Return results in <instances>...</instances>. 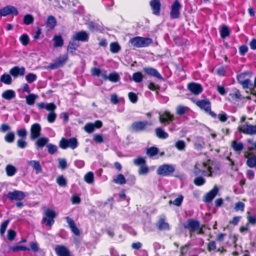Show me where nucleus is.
I'll use <instances>...</instances> for the list:
<instances>
[{
	"label": "nucleus",
	"mask_w": 256,
	"mask_h": 256,
	"mask_svg": "<svg viewBox=\"0 0 256 256\" xmlns=\"http://www.w3.org/2000/svg\"><path fill=\"white\" fill-rule=\"evenodd\" d=\"M18 14L17 8L12 6H7L0 9V16H6L10 14L17 16Z\"/></svg>",
	"instance_id": "obj_15"
},
{
	"label": "nucleus",
	"mask_w": 256,
	"mask_h": 256,
	"mask_svg": "<svg viewBox=\"0 0 256 256\" xmlns=\"http://www.w3.org/2000/svg\"><path fill=\"white\" fill-rule=\"evenodd\" d=\"M10 74L14 78L18 76H23L25 74V68L24 66L20 68L18 66H15L10 70Z\"/></svg>",
	"instance_id": "obj_28"
},
{
	"label": "nucleus",
	"mask_w": 256,
	"mask_h": 256,
	"mask_svg": "<svg viewBox=\"0 0 256 256\" xmlns=\"http://www.w3.org/2000/svg\"><path fill=\"white\" fill-rule=\"evenodd\" d=\"M130 100L132 103H136L138 101V98L137 95L134 92H130L128 94Z\"/></svg>",
	"instance_id": "obj_63"
},
{
	"label": "nucleus",
	"mask_w": 256,
	"mask_h": 256,
	"mask_svg": "<svg viewBox=\"0 0 256 256\" xmlns=\"http://www.w3.org/2000/svg\"><path fill=\"white\" fill-rule=\"evenodd\" d=\"M121 47L118 42H112L110 44V50L113 54L118 53Z\"/></svg>",
	"instance_id": "obj_38"
},
{
	"label": "nucleus",
	"mask_w": 256,
	"mask_h": 256,
	"mask_svg": "<svg viewBox=\"0 0 256 256\" xmlns=\"http://www.w3.org/2000/svg\"><path fill=\"white\" fill-rule=\"evenodd\" d=\"M218 192V188L216 186H214L212 190L206 194L204 197V201L207 203L212 202L213 199L216 196Z\"/></svg>",
	"instance_id": "obj_23"
},
{
	"label": "nucleus",
	"mask_w": 256,
	"mask_h": 256,
	"mask_svg": "<svg viewBox=\"0 0 256 256\" xmlns=\"http://www.w3.org/2000/svg\"><path fill=\"white\" fill-rule=\"evenodd\" d=\"M10 249L14 252H18L19 250L28 251L30 250V248L24 246H11L10 247Z\"/></svg>",
	"instance_id": "obj_46"
},
{
	"label": "nucleus",
	"mask_w": 256,
	"mask_h": 256,
	"mask_svg": "<svg viewBox=\"0 0 256 256\" xmlns=\"http://www.w3.org/2000/svg\"><path fill=\"white\" fill-rule=\"evenodd\" d=\"M134 164L138 166H141L142 164H146L145 159L141 156H138L137 158L134 160Z\"/></svg>",
	"instance_id": "obj_53"
},
{
	"label": "nucleus",
	"mask_w": 256,
	"mask_h": 256,
	"mask_svg": "<svg viewBox=\"0 0 256 256\" xmlns=\"http://www.w3.org/2000/svg\"><path fill=\"white\" fill-rule=\"evenodd\" d=\"M0 81L6 84H10L12 82L11 76L7 74H4L0 76Z\"/></svg>",
	"instance_id": "obj_37"
},
{
	"label": "nucleus",
	"mask_w": 256,
	"mask_h": 256,
	"mask_svg": "<svg viewBox=\"0 0 256 256\" xmlns=\"http://www.w3.org/2000/svg\"><path fill=\"white\" fill-rule=\"evenodd\" d=\"M20 41L22 45L27 46L30 41L28 36L26 34H22L20 38Z\"/></svg>",
	"instance_id": "obj_48"
},
{
	"label": "nucleus",
	"mask_w": 256,
	"mask_h": 256,
	"mask_svg": "<svg viewBox=\"0 0 256 256\" xmlns=\"http://www.w3.org/2000/svg\"><path fill=\"white\" fill-rule=\"evenodd\" d=\"M193 172L196 176L200 175L208 177L212 176V168L209 166V164L207 162L196 164L194 168Z\"/></svg>",
	"instance_id": "obj_1"
},
{
	"label": "nucleus",
	"mask_w": 256,
	"mask_h": 256,
	"mask_svg": "<svg viewBox=\"0 0 256 256\" xmlns=\"http://www.w3.org/2000/svg\"><path fill=\"white\" fill-rule=\"evenodd\" d=\"M56 182L57 184L62 187H66L67 185V182L64 176L61 175L57 177Z\"/></svg>",
	"instance_id": "obj_44"
},
{
	"label": "nucleus",
	"mask_w": 256,
	"mask_h": 256,
	"mask_svg": "<svg viewBox=\"0 0 256 256\" xmlns=\"http://www.w3.org/2000/svg\"><path fill=\"white\" fill-rule=\"evenodd\" d=\"M250 74V72L249 71H245L242 72L236 76L237 80L242 87L245 89H248L250 86H252L251 80H250V76L248 75Z\"/></svg>",
	"instance_id": "obj_5"
},
{
	"label": "nucleus",
	"mask_w": 256,
	"mask_h": 256,
	"mask_svg": "<svg viewBox=\"0 0 256 256\" xmlns=\"http://www.w3.org/2000/svg\"><path fill=\"white\" fill-rule=\"evenodd\" d=\"M26 81L30 84L33 82H34L36 81L37 79V76L33 73H28L27 75L26 76Z\"/></svg>",
	"instance_id": "obj_52"
},
{
	"label": "nucleus",
	"mask_w": 256,
	"mask_h": 256,
	"mask_svg": "<svg viewBox=\"0 0 256 256\" xmlns=\"http://www.w3.org/2000/svg\"><path fill=\"white\" fill-rule=\"evenodd\" d=\"M130 42L136 48L147 47L152 43V40L150 38L135 36L130 39Z\"/></svg>",
	"instance_id": "obj_4"
},
{
	"label": "nucleus",
	"mask_w": 256,
	"mask_h": 256,
	"mask_svg": "<svg viewBox=\"0 0 256 256\" xmlns=\"http://www.w3.org/2000/svg\"><path fill=\"white\" fill-rule=\"evenodd\" d=\"M182 8L179 1H174L170 6V18L172 19H178L180 16V10Z\"/></svg>",
	"instance_id": "obj_10"
},
{
	"label": "nucleus",
	"mask_w": 256,
	"mask_h": 256,
	"mask_svg": "<svg viewBox=\"0 0 256 256\" xmlns=\"http://www.w3.org/2000/svg\"><path fill=\"white\" fill-rule=\"evenodd\" d=\"M220 33L221 38L223 39L230 36V31L228 26L225 24H223L220 26Z\"/></svg>",
	"instance_id": "obj_32"
},
{
	"label": "nucleus",
	"mask_w": 256,
	"mask_h": 256,
	"mask_svg": "<svg viewBox=\"0 0 256 256\" xmlns=\"http://www.w3.org/2000/svg\"><path fill=\"white\" fill-rule=\"evenodd\" d=\"M244 156L247 158L246 164L250 168L256 166V155L250 152H246Z\"/></svg>",
	"instance_id": "obj_20"
},
{
	"label": "nucleus",
	"mask_w": 256,
	"mask_h": 256,
	"mask_svg": "<svg viewBox=\"0 0 256 256\" xmlns=\"http://www.w3.org/2000/svg\"><path fill=\"white\" fill-rule=\"evenodd\" d=\"M68 58V54L60 55L53 63H50L48 68L51 70H55L64 66Z\"/></svg>",
	"instance_id": "obj_8"
},
{
	"label": "nucleus",
	"mask_w": 256,
	"mask_h": 256,
	"mask_svg": "<svg viewBox=\"0 0 256 256\" xmlns=\"http://www.w3.org/2000/svg\"><path fill=\"white\" fill-rule=\"evenodd\" d=\"M188 90L194 95H198L203 91V87L200 84L194 82H190L188 84Z\"/></svg>",
	"instance_id": "obj_16"
},
{
	"label": "nucleus",
	"mask_w": 256,
	"mask_h": 256,
	"mask_svg": "<svg viewBox=\"0 0 256 256\" xmlns=\"http://www.w3.org/2000/svg\"><path fill=\"white\" fill-rule=\"evenodd\" d=\"M84 180L88 184H92L94 180V175L92 172H88L84 176Z\"/></svg>",
	"instance_id": "obj_47"
},
{
	"label": "nucleus",
	"mask_w": 256,
	"mask_h": 256,
	"mask_svg": "<svg viewBox=\"0 0 256 256\" xmlns=\"http://www.w3.org/2000/svg\"><path fill=\"white\" fill-rule=\"evenodd\" d=\"M28 165L32 166L35 170L36 174L42 172V168L40 162L37 160H30L28 162Z\"/></svg>",
	"instance_id": "obj_34"
},
{
	"label": "nucleus",
	"mask_w": 256,
	"mask_h": 256,
	"mask_svg": "<svg viewBox=\"0 0 256 256\" xmlns=\"http://www.w3.org/2000/svg\"><path fill=\"white\" fill-rule=\"evenodd\" d=\"M150 4L151 6L152 14L156 16H160L161 9L160 1H150Z\"/></svg>",
	"instance_id": "obj_29"
},
{
	"label": "nucleus",
	"mask_w": 256,
	"mask_h": 256,
	"mask_svg": "<svg viewBox=\"0 0 256 256\" xmlns=\"http://www.w3.org/2000/svg\"><path fill=\"white\" fill-rule=\"evenodd\" d=\"M158 152V149L156 146H152L147 149L146 154L150 157L156 156Z\"/></svg>",
	"instance_id": "obj_42"
},
{
	"label": "nucleus",
	"mask_w": 256,
	"mask_h": 256,
	"mask_svg": "<svg viewBox=\"0 0 256 256\" xmlns=\"http://www.w3.org/2000/svg\"><path fill=\"white\" fill-rule=\"evenodd\" d=\"M16 235V233L14 230L10 229L8 231L7 238L9 240L12 241L14 240Z\"/></svg>",
	"instance_id": "obj_59"
},
{
	"label": "nucleus",
	"mask_w": 256,
	"mask_h": 256,
	"mask_svg": "<svg viewBox=\"0 0 256 256\" xmlns=\"http://www.w3.org/2000/svg\"><path fill=\"white\" fill-rule=\"evenodd\" d=\"M186 143L182 140H178L175 144V146L179 150H182L186 148Z\"/></svg>",
	"instance_id": "obj_56"
},
{
	"label": "nucleus",
	"mask_w": 256,
	"mask_h": 256,
	"mask_svg": "<svg viewBox=\"0 0 256 256\" xmlns=\"http://www.w3.org/2000/svg\"><path fill=\"white\" fill-rule=\"evenodd\" d=\"M144 78V76L142 74V72H134L132 74V78L134 82L137 83L140 82L142 81Z\"/></svg>",
	"instance_id": "obj_43"
},
{
	"label": "nucleus",
	"mask_w": 256,
	"mask_h": 256,
	"mask_svg": "<svg viewBox=\"0 0 256 256\" xmlns=\"http://www.w3.org/2000/svg\"><path fill=\"white\" fill-rule=\"evenodd\" d=\"M194 184L196 186H202L206 182V180L202 176H196L194 180Z\"/></svg>",
	"instance_id": "obj_51"
},
{
	"label": "nucleus",
	"mask_w": 256,
	"mask_h": 256,
	"mask_svg": "<svg viewBox=\"0 0 256 256\" xmlns=\"http://www.w3.org/2000/svg\"><path fill=\"white\" fill-rule=\"evenodd\" d=\"M26 196V195L24 192L18 190L9 192L6 195V198L10 201H22Z\"/></svg>",
	"instance_id": "obj_11"
},
{
	"label": "nucleus",
	"mask_w": 256,
	"mask_h": 256,
	"mask_svg": "<svg viewBox=\"0 0 256 256\" xmlns=\"http://www.w3.org/2000/svg\"><path fill=\"white\" fill-rule=\"evenodd\" d=\"M89 36L88 33L85 31H80L76 33L73 36V40L80 41V42H88V40Z\"/></svg>",
	"instance_id": "obj_26"
},
{
	"label": "nucleus",
	"mask_w": 256,
	"mask_h": 256,
	"mask_svg": "<svg viewBox=\"0 0 256 256\" xmlns=\"http://www.w3.org/2000/svg\"><path fill=\"white\" fill-rule=\"evenodd\" d=\"M108 80L112 82H116L120 80V76L118 73L116 72H113L110 74L108 75Z\"/></svg>",
	"instance_id": "obj_41"
},
{
	"label": "nucleus",
	"mask_w": 256,
	"mask_h": 256,
	"mask_svg": "<svg viewBox=\"0 0 256 256\" xmlns=\"http://www.w3.org/2000/svg\"><path fill=\"white\" fill-rule=\"evenodd\" d=\"M230 146L234 152L237 154H240L244 148V144L242 142H238L236 140H232L230 142Z\"/></svg>",
	"instance_id": "obj_25"
},
{
	"label": "nucleus",
	"mask_w": 256,
	"mask_h": 256,
	"mask_svg": "<svg viewBox=\"0 0 256 256\" xmlns=\"http://www.w3.org/2000/svg\"><path fill=\"white\" fill-rule=\"evenodd\" d=\"M54 251L58 256H72L68 248L64 245H56Z\"/></svg>",
	"instance_id": "obj_22"
},
{
	"label": "nucleus",
	"mask_w": 256,
	"mask_h": 256,
	"mask_svg": "<svg viewBox=\"0 0 256 256\" xmlns=\"http://www.w3.org/2000/svg\"><path fill=\"white\" fill-rule=\"evenodd\" d=\"M14 134L13 132H8L4 136V140L8 143H12L14 142Z\"/></svg>",
	"instance_id": "obj_57"
},
{
	"label": "nucleus",
	"mask_w": 256,
	"mask_h": 256,
	"mask_svg": "<svg viewBox=\"0 0 256 256\" xmlns=\"http://www.w3.org/2000/svg\"><path fill=\"white\" fill-rule=\"evenodd\" d=\"M9 222L10 220H7L2 224L0 228V234L2 236L4 235Z\"/></svg>",
	"instance_id": "obj_54"
},
{
	"label": "nucleus",
	"mask_w": 256,
	"mask_h": 256,
	"mask_svg": "<svg viewBox=\"0 0 256 256\" xmlns=\"http://www.w3.org/2000/svg\"><path fill=\"white\" fill-rule=\"evenodd\" d=\"M113 182L115 184H126V182L125 177L122 174H118L116 178L113 180Z\"/></svg>",
	"instance_id": "obj_39"
},
{
	"label": "nucleus",
	"mask_w": 256,
	"mask_h": 256,
	"mask_svg": "<svg viewBox=\"0 0 256 256\" xmlns=\"http://www.w3.org/2000/svg\"><path fill=\"white\" fill-rule=\"evenodd\" d=\"M16 134L18 136L24 139H25L27 136V132L26 129L24 128L18 130Z\"/></svg>",
	"instance_id": "obj_61"
},
{
	"label": "nucleus",
	"mask_w": 256,
	"mask_h": 256,
	"mask_svg": "<svg viewBox=\"0 0 256 256\" xmlns=\"http://www.w3.org/2000/svg\"><path fill=\"white\" fill-rule=\"evenodd\" d=\"M34 19L33 16L30 14H27L24 16V23L26 25H30L33 23Z\"/></svg>",
	"instance_id": "obj_50"
},
{
	"label": "nucleus",
	"mask_w": 256,
	"mask_h": 256,
	"mask_svg": "<svg viewBox=\"0 0 256 256\" xmlns=\"http://www.w3.org/2000/svg\"><path fill=\"white\" fill-rule=\"evenodd\" d=\"M93 140L96 144H102L104 142V138L101 134H95L94 136Z\"/></svg>",
	"instance_id": "obj_60"
},
{
	"label": "nucleus",
	"mask_w": 256,
	"mask_h": 256,
	"mask_svg": "<svg viewBox=\"0 0 256 256\" xmlns=\"http://www.w3.org/2000/svg\"><path fill=\"white\" fill-rule=\"evenodd\" d=\"M242 99L243 98L240 90L236 88H233L232 90V92L229 94L228 98L229 101L234 100L238 102L242 100Z\"/></svg>",
	"instance_id": "obj_18"
},
{
	"label": "nucleus",
	"mask_w": 256,
	"mask_h": 256,
	"mask_svg": "<svg viewBox=\"0 0 256 256\" xmlns=\"http://www.w3.org/2000/svg\"><path fill=\"white\" fill-rule=\"evenodd\" d=\"M54 48L62 47L64 45V40L60 35H55L53 38Z\"/></svg>",
	"instance_id": "obj_33"
},
{
	"label": "nucleus",
	"mask_w": 256,
	"mask_h": 256,
	"mask_svg": "<svg viewBox=\"0 0 256 256\" xmlns=\"http://www.w3.org/2000/svg\"><path fill=\"white\" fill-rule=\"evenodd\" d=\"M57 21L54 16L52 15L48 16L45 23L48 30L50 31L54 30Z\"/></svg>",
	"instance_id": "obj_24"
},
{
	"label": "nucleus",
	"mask_w": 256,
	"mask_h": 256,
	"mask_svg": "<svg viewBox=\"0 0 256 256\" xmlns=\"http://www.w3.org/2000/svg\"><path fill=\"white\" fill-rule=\"evenodd\" d=\"M245 204L242 202H238L236 203L234 210L236 212L240 211L243 212L244 210Z\"/></svg>",
	"instance_id": "obj_49"
},
{
	"label": "nucleus",
	"mask_w": 256,
	"mask_h": 256,
	"mask_svg": "<svg viewBox=\"0 0 256 256\" xmlns=\"http://www.w3.org/2000/svg\"><path fill=\"white\" fill-rule=\"evenodd\" d=\"M216 242L214 240L210 241L207 246V250L208 252H210L212 250H216Z\"/></svg>",
	"instance_id": "obj_62"
},
{
	"label": "nucleus",
	"mask_w": 256,
	"mask_h": 256,
	"mask_svg": "<svg viewBox=\"0 0 256 256\" xmlns=\"http://www.w3.org/2000/svg\"><path fill=\"white\" fill-rule=\"evenodd\" d=\"M174 120V114L169 111L165 110L162 114H160L159 120L160 124L166 126Z\"/></svg>",
	"instance_id": "obj_13"
},
{
	"label": "nucleus",
	"mask_w": 256,
	"mask_h": 256,
	"mask_svg": "<svg viewBox=\"0 0 256 256\" xmlns=\"http://www.w3.org/2000/svg\"><path fill=\"white\" fill-rule=\"evenodd\" d=\"M248 89L250 90V94L256 96V76L254 78V84H252V86Z\"/></svg>",
	"instance_id": "obj_64"
},
{
	"label": "nucleus",
	"mask_w": 256,
	"mask_h": 256,
	"mask_svg": "<svg viewBox=\"0 0 256 256\" xmlns=\"http://www.w3.org/2000/svg\"><path fill=\"white\" fill-rule=\"evenodd\" d=\"M156 136L160 139H166L168 137V134L165 132L162 128H158L155 130Z\"/></svg>",
	"instance_id": "obj_31"
},
{
	"label": "nucleus",
	"mask_w": 256,
	"mask_h": 256,
	"mask_svg": "<svg viewBox=\"0 0 256 256\" xmlns=\"http://www.w3.org/2000/svg\"><path fill=\"white\" fill-rule=\"evenodd\" d=\"M174 172L173 166L168 164H164L158 167L157 170V174L162 176H169Z\"/></svg>",
	"instance_id": "obj_12"
},
{
	"label": "nucleus",
	"mask_w": 256,
	"mask_h": 256,
	"mask_svg": "<svg viewBox=\"0 0 256 256\" xmlns=\"http://www.w3.org/2000/svg\"><path fill=\"white\" fill-rule=\"evenodd\" d=\"M17 170L12 164H8L6 167V172L8 176H12L16 172Z\"/></svg>",
	"instance_id": "obj_35"
},
{
	"label": "nucleus",
	"mask_w": 256,
	"mask_h": 256,
	"mask_svg": "<svg viewBox=\"0 0 256 256\" xmlns=\"http://www.w3.org/2000/svg\"><path fill=\"white\" fill-rule=\"evenodd\" d=\"M78 140L74 137L70 138H62L59 142V146L63 150L68 148L74 150L78 147Z\"/></svg>",
	"instance_id": "obj_6"
},
{
	"label": "nucleus",
	"mask_w": 256,
	"mask_h": 256,
	"mask_svg": "<svg viewBox=\"0 0 256 256\" xmlns=\"http://www.w3.org/2000/svg\"><path fill=\"white\" fill-rule=\"evenodd\" d=\"M42 128L38 123H34L32 125L30 129V137L31 140H34L38 138L40 135Z\"/></svg>",
	"instance_id": "obj_17"
},
{
	"label": "nucleus",
	"mask_w": 256,
	"mask_h": 256,
	"mask_svg": "<svg viewBox=\"0 0 256 256\" xmlns=\"http://www.w3.org/2000/svg\"><path fill=\"white\" fill-rule=\"evenodd\" d=\"M184 229L189 231L190 238L192 237V234L196 232L198 234H203L202 228L200 226V222L194 218H188L184 223Z\"/></svg>",
	"instance_id": "obj_2"
},
{
	"label": "nucleus",
	"mask_w": 256,
	"mask_h": 256,
	"mask_svg": "<svg viewBox=\"0 0 256 256\" xmlns=\"http://www.w3.org/2000/svg\"><path fill=\"white\" fill-rule=\"evenodd\" d=\"M36 97L37 96L34 94H28L26 97V104L28 105L34 104Z\"/></svg>",
	"instance_id": "obj_45"
},
{
	"label": "nucleus",
	"mask_w": 256,
	"mask_h": 256,
	"mask_svg": "<svg viewBox=\"0 0 256 256\" xmlns=\"http://www.w3.org/2000/svg\"><path fill=\"white\" fill-rule=\"evenodd\" d=\"M238 130L240 132L248 135H256V125L250 124H244L238 127Z\"/></svg>",
	"instance_id": "obj_14"
},
{
	"label": "nucleus",
	"mask_w": 256,
	"mask_h": 256,
	"mask_svg": "<svg viewBox=\"0 0 256 256\" xmlns=\"http://www.w3.org/2000/svg\"><path fill=\"white\" fill-rule=\"evenodd\" d=\"M45 216L42 219V222H46V226L51 227L54 222V218L56 217V213L54 210L49 208H47L45 212Z\"/></svg>",
	"instance_id": "obj_9"
},
{
	"label": "nucleus",
	"mask_w": 256,
	"mask_h": 256,
	"mask_svg": "<svg viewBox=\"0 0 256 256\" xmlns=\"http://www.w3.org/2000/svg\"><path fill=\"white\" fill-rule=\"evenodd\" d=\"M193 102L200 110L204 111L205 112L208 114L213 118H216V114L212 110V104L210 100L206 98L204 100H194Z\"/></svg>",
	"instance_id": "obj_3"
},
{
	"label": "nucleus",
	"mask_w": 256,
	"mask_h": 256,
	"mask_svg": "<svg viewBox=\"0 0 256 256\" xmlns=\"http://www.w3.org/2000/svg\"><path fill=\"white\" fill-rule=\"evenodd\" d=\"M84 128V130L88 134L92 133L94 130V126L92 122L86 123Z\"/></svg>",
	"instance_id": "obj_55"
},
{
	"label": "nucleus",
	"mask_w": 256,
	"mask_h": 256,
	"mask_svg": "<svg viewBox=\"0 0 256 256\" xmlns=\"http://www.w3.org/2000/svg\"><path fill=\"white\" fill-rule=\"evenodd\" d=\"M2 96L3 98L10 100L16 97V92L14 90H8L2 92Z\"/></svg>",
	"instance_id": "obj_30"
},
{
	"label": "nucleus",
	"mask_w": 256,
	"mask_h": 256,
	"mask_svg": "<svg viewBox=\"0 0 256 256\" xmlns=\"http://www.w3.org/2000/svg\"><path fill=\"white\" fill-rule=\"evenodd\" d=\"M184 197L182 194H179L178 197L176 198L173 202L172 200L169 201V204H172L176 206H180L184 200Z\"/></svg>",
	"instance_id": "obj_40"
},
{
	"label": "nucleus",
	"mask_w": 256,
	"mask_h": 256,
	"mask_svg": "<svg viewBox=\"0 0 256 256\" xmlns=\"http://www.w3.org/2000/svg\"><path fill=\"white\" fill-rule=\"evenodd\" d=\"M48 149V152L50 154H53L58 150L57 146L52 144H48L46 146Z\"/></svg>",
	"instance_id": "obj_58"
},
{
	"label": "nucleus",
	"mask_w": 256,
	"mask_h": 256,
	"mask_svg": "<svg viewBox=\"0 0 256 256\" xmlns=\"http://www.w3.org/2000/svg\"><path fill=\"white\" fill-rule=\"evenodd\" d=\"M156 226L160 231H168L170 229V224L166 222L165 218H160L156 223Z\"/></svg>",
	"instance_id": "obj_21"
},
{
	"label": "nucleus",
	"mask_w": 256,
	"mask_h": 256,
	"mask_svg": "<svg viewBox=\"0 0 256 256\" xmlns=\"http://www.w3.org/2000/svg\"><path fill=\"white\" fill-rule=\"evenodd\" d=\"M66 222L68 223L70 228L72 232H73L76 236H78L80 234V232L74 220L69 216H66L65 218Z\"/></svg>",
	"instance_id": "obj_27"
},
{
	"label": "nucleus",
	"mask_w": 256,
	"mask_h": 256,
	"mask_svg": "<svg viewBox=\"0 0 256 256\" xmlns=\"http://www.w3.org/2000/svg\"><path fill=\"white\" fill-rule=\"evenodd\" d=\"M49 139L47 137H42L39 138L36 142V144L40 148H42L48 142Z\"/></svg>",
	"instance_id": "obj_36"
},
{
	"label": "nucleus",
	"mask_w": 256,
	"mask_h": 256,
	"mask_svg": "<svg viewBox=\"0 0 256 256\" xmlns=\"http://www.w3.org/2000/svg\"><path fill=\"white\" fill-rule=\"evenodd\" d=\"M144 72L149 76H154L158 80H164V79L160 72L154 68L145 67L143 68Z\"/></svg>",
	"instance_id": "obj_19"
},
{
	"label": "nucleus",
	"mask_w": 256,
	"mask_h": 256,
	"mask_svg": "<svg viewBox=\"0 0 256 256\" xmlns=\"http://www.w3.org/2000/svg\"><path fill=\"white\" fill-rule=\"evenodd\" d=\"M150 125V123L146 120H140L132 122L130 127L134 132H138L146 131L148 126Z\"/></svg>",
	"instance_id": "obj_7"
}]
</instances>
